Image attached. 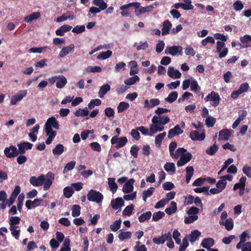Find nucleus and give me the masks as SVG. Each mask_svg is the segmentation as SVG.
Listing matches in <instances>:
<instances>
[{
    "label": "nucleus",
    "instance_id": "1",
    "mask_svg": "<svg viewBox=\"0 0 251 251\" xmlns=\"http://www.w3.org/2000/svg\"><path fill=\"white\" fill-rule=\"evenodd\" d=\"M170 121V118L167 115H162V116L154 115L151 119V124L150 125L149 129L144 126H141L137 127V130L144 135L152 136L157 132L163 131L164 129V125L169 123Z\"/></svg>",
    "mask_w": 251,
    "mask_h": 251
},
{
    "label": "nucleus",
    "instance_id": "2",
    "mask_svg": "<svg viewBox=\"0 0 251 251\" xmlns=\"http://www.w3.org/2000/svg\"><path fill=\"white\" fill-rule=\"evenodd\" d=\"M87 197L89 201L95 202L97 203H101L103 199L102 194L94 189H91L88 192Z\"/></svg>",
    "mask_w": 251,
    "mask_h": 251
},
{
    "label": "nucleus",
    "instance_id": "3",
    "mask_svg": "<svg viewBox=\"0 0 251 251\" xmlns=\"http://www.w3.org/2000/svg\"><path fill=\"white\" fill-rule=\"evenodd\" d=\"M204 100L206 102L211 101V105L214 107H216L220 103L221 98L218 93L215 91H212L204 98Z\"/></svg>",
    "mask_w": 251,
    "mask_h": 251
},
{
    "label": "nucleus",
    "instance_id": "4",
    "mask_svg": "<svg viewBox=\"0 0 251 251\" xmlns=\"http://www.w3.org/2000/svg\"><path fill=\"white\" fill-rule=\"evenodd\" d=\"M127 139L126 137H118V136H114L111 139L112 145L116 144L115 148L117 149L124 147L127 143Z\"/></svg>",
    "mask_w": 251,
    "mask_h": 251
},
{
    "label": "nucleus",
    "instance_id": "5",
    "mask_svg": "<svg viewBox=\"0 0 251 251\" xmlns=\"http://www.w3.org/2000/svg\"><path fill=\"white\" fill-rule=\"evenodd\" d=\"M216 45V52L219 53V58H222L226 57L228 53V50L226 47H225V42L217 41Z\"/></svg>",
    "mask_w": 251,
    "mask_h": 251
},
{
    "label": "nucleus",
    "instance_id": "6",
    "mask_svg": "<svg viewBox=\"0 0 251 251\" xmlns=\"http://www.w3.org/2000/svg\"><path fill=\"white\" fill-rule=\"evenodd\" d=\"M140 3L138 2H133L131 3H129L126 4H125L123 5H122L120 9L122 11L121 13V15L123 17H127L129 15V11H128V8L131 7L132 6H133L135 7L136 8H138L139 7H140Z\"/></svg>",
    "mask_w": 251,
    "mask_h": 251
},
{
    "label": "nucleus",
    "instance_id": "7",
    "mask_svg": "<svg viewBox=\"0 0 251 251\" xmlns=\"http://www.w3.org/2000/svg\"><path fill=\"white\" fill-rule=\"evenodd\" d=\"M17 151V147L12 145L5 148L4 150V154L8 158H14L17 156L19 155Z\"/></svg>",
    "mask_w": 251,
    "mask_h": 251
},
{
    "label": "nucleus",
    "instance_id": "8",
    "mask_svg": "<svg viewBox=\"0 0 251 251\" xmlns=\"http://www.w3.org/2000/svg\"><path fill=\"white\" fill-rule=\"evenodd\" d=\"M18 154H25L26 150H31L33 144L28 142H21L17 144Z\"/></svg>",
    "mask_w": 251,
    "mask_h": 251
},
{
    "label": "nucleus",
    "instance_id": "9",
    "mask_svg": "<svg viewBox=\"0 0 251 251\" xmlns=\"http://www.w3.org/2000/svg\"><path fill=\"white\" fill-rule=\"evenodd\" d=\"M54 179V175L53 173L49 172L47 173L46 178L45 177V180L44 181V190L47 191L50 188Z\"/></svg>",
    "mask_w": 251,
    "mask_h": 251
},
{
    "label": "nucleus",
    "instance_id": "10",
    "mask_svg": "<svg viewBox=\"0 0 251 251\" xmlns=\"http://www.w3.org/2000/svg\"><path fill=\"white\" fill-rule=\"evenodd\" d=\"M182 48L179 45L173 46L172 47H168L165 50V53H169L173 56L175 55L177 53H179L180 55H182Z\"/></svg>",
    "mask_w": 251,
    "mask_h": 251
},
{
    "label": "nucleus",
    "instance_id": "11",
    "mask_svg": "<svg viewBox=\"0 0 251 251\" xmlns=\"http://www.w3.org/2000/svg\"><path fill=\"white\" fill-rule=\"evenodd\" d=\"M241 43L238 45L242 48H248L251 47V36L246 34L240 38Z\"/></svg>",
    "mask_w": 251,
    "mask_h": 251
},
{
    "label": "nucleus",
    "instance_id": "12",
    "mask_svg": "<svg viewBox=\"0 0 251 251\" xmlns=\"http://www.w3.org/2000/svg\"><path fill=\"white\" fill-rule=\"evenodd\" d=\"M26 90H21L17 94L13 96L11 99L10 104L15 105L17 102L22 100L26 95Z\"/></svg>",
    "mask_w": 251,
    "mask_h": 251
},
{
    "label": "nucleus",
    "instance_id": "13",
    "mask_svg": "<svg viewBox=\"0 0 251 251\" xmlns=\"http://www.w3.org/2000/svg\"><path fill=\"white\" fill-rule=\"evenodd\" d=\"M192 155L189 152H186L185 154L180 156V159L177 162V166L181 167L189 162L192 159Z\"/></svg>",
    "mask_w": 251,
    "mask_h": 251
},
{
    "label": "nucleus",
    "instance_id": "14",
    "mask_svg": "<svg viewBox=\"0 0 251 251\" xmlns=\"http://www.w3.org/2000/svg\"><path fill=\"white\" fill-rule=\"evenodd\" d=\"M45 180V176L42 175L38 177L32 176L29 180L30 183L34 186H40L43 185Z\"/></svg>",
    "mask_w": 251,
    "mask_h": 251
},
{
    "label": "nucleus",
    "instance_id": "15",
    "mask_svg": "<svg viewBox=\"0 0 251 251\" xmlns=\"http://www.w3.org/2000/svg\"><path fill=\"white\" fill-rule=\"evenodd\" d=\"M189 137L193 141H202L205 139V135L204 132L200 134L197 130H193L190 132Z\"/></svg>",
    "mask_w": 251,
    "mask_h": 251
},
{
    "label": "nucleus",
    "instance_id": "16",
    "mask_svg": "<svg viewBox=\"0 0 251 251\" xmlns=\"http://www.w3.org/2000/svg\"><path fill=\"white\" fill-rule=\"evenodd\" d=\"M45 127H49L50 128L53 127L56 129H58L59 128V125L55 117H51L48 118L45 124Z\"/></svg>",
    "mask_w": 251,
    "mask_h": 251
},
{
    "label": "nucleus",
    "instance_id": "17",
    "mask_svg": "<svg viewBox=\"0 0 251 251\" xmlns=\"http://www.w3.org/2000/svg\"><path fill=\"white\" fill-rule=\"evenodd\" d=\"M133 178L129 179L126 181L123 186V192L125 194L131 192L133 190V183H134Z\"/></svg>",
    "mask_w": 251,
    "mask_h": 251
},
{
    "label": "nucleus",
    "instance_id": "18",
    "mask_svg": "<svg viewBox=\"0 0 251 251\" xmlns=\"http://www.w3.org/2000/svg\"><path fill=\"white\" fill-rule=\"evenodd\" d=\"M153 8L154 7H153V5H150L146 7L141 6L140 5V7L138 8H135L134 12L136 16H139L145 12H151L153 10Z\"/></svg>",
    "mask_w": 251,
    "mask_h": 251
},
{
    "label": "nucleus",
    "instance_id": "19",
    "mask_svg": "<svg viewBox=\"0 0 251 251\" xmlns=\"http://www.w3.org/2000/svg\"><path fill=\"white\" fill-rule=\"evenodd\" d=\"M183 131L180 128L179 125H176L173 128L171 129L168 132V137L169 139L173 138L176 135L181 134Z\"/></svg>",
    "mask_w": 251,
    "mask_h": 251
},
{
    "label": "nucleus",
    "instance_id": "20",
    "mask_svg": "<svg viewBox=\"0 0 251 251\" xmlns=\"http://www.w3.org/2000/svg\"><path fill=\"white\" fill-rule=\"evenodd\" d=\"M111 205L114 209H120L121 207L124 205V201L121 198H117L111 201Z\"/></svg>",
    "mask_w": 251,
    "mask_h": 251
},
{
    "label": "nucleus",
    "instance_id": "21",
    "mask_svg": "<svg viewBox=\"0 0 251 251\" xmlns=\"http://www.w3.org/2000/svg\"><path fill=\"white\" fill-rule=\"evenodd\" d=\"M215 244L214 240L213 238L209 237L203 239L201 245L206 249L209 250L211 247H213Z\"/></svg>",
    "mask_w": 251,
    "mask_h": 251
},
{
    "label": "nucleus",
    "instance_id": "22",
    "mask_svg": "<svg viewBox=\"0 0 251 251\" xmlns=\"http://www.w3.org/2000/svg\"><path fill=\"white\" fill-rule=\"evenodd\" d=\"M231 136L230 130L227 128L221 130L219 133V139L220 140L227 141Z\"/></svg>",
    "mask_w": 251,
    "mask_h": 251
},
{
    "label": "nucleus",
    "instance_id": "23",
    "mask_svg": "<svg viewBox=\"0 0 251 251\" xmlns=\"http://www.w3.org/2000/svg\"><path fill=\"white\" fill-rule=\"evenodd\" d=\"M168 75L171 78H179L181 74L178 70H175L173 67H170L168 70Z\"/></svg>",
    "mask_w": 251,
    "mask_h": 251
},
{
    "label": "nucleus",
    "instance_id": "24",
    "mask_svg": "<svg viewBox=\"0 0 251 251\" xmlns=\"http://www.w3.org/2000/svg\"><path fill=\"white\" fill-rule=\"evenodd\" d=\"M75 48L74 44H71L69 46L63 48L59 52V56L62 58L69 54L70 52H73Z\"/></svg>",
    "mask_w": 251,
    "mask_h": 251
},
{
    "label": "nucleus",
    "instance_id": "25",
    "mask_svg": "<svg viewBox=\"0 0 251 251\" xmlns=\"http://www.w3.org/2000/svg\"><path fill=\"white\" fill-rule=\"evenodd\" d=\"M162 35H166L169 33V31L172 27V25L168 20H165L162 23Z\"/></svg>",
    "mask_w": 251,
    "mask_h": 251
},
{
    "label": "nucleus",
    "instance_id": "26",
    "mask_svg": "<svg viewBox=\"0 0 251 251\" xmlns=\"http://www.w3.org/2000/svg\"><path fill=\"white\" fill-rule=\"evenodd\" d=\"M110 86L108 84H105L100 87L98 96L100 98H103L106 93L110 91Z\"/></svg>",
    "mask_w": 251,
    "mask_h": 251
},
{
    "label": "nucleus",
    "instance_id": "27",
    "mask_svg": "<svg viewBox=\"0 0 251 251\" xmlns=\"http://www.w3.org/2000/svg\"><path fill=\"white\" fill-rule=\"evenodd\" d=\"M201 232L197 229L193 230L191 233L188 235V240L191 243L195 242L198 238L201 235Z\"/></svg>",
    "mask_w": 251,
    "mask_h": 251
},
{
    "label": "nucleus",
    "instance_id": "28",
    "mask_svg": "<svg viewBox=\"0 0 251 251\" xmlns=\"http://www.w3.org/2000/svg\"><path fill=\"white\" fill-rule=\"evenodd\" d=\"M41 16L40 13L39 12H34L28 16L25 17L24 21L25 23H30L34 20H36Z\"/></svg>",
    "mask_w": 251,
    "mask_h": 251
},
{
    "label": "nucleus",
    "instance_id": "29",
    "mask_svg": "<svg viewBox=\"0 0 251 251\" xmlns=\"http://www.w3.org/2000/svg\"><path fill=\"white\" fill-rule=\"evenodd\" d=\"M64 151V146L61 144H58L52 149L53 154L56 156L60 155Z\"/></svg>",
    "mask_w": 251,
    "mask_h": 251
},
{
    "label": "nucleus",
    "instance_id": "30",
    "mask_svg": "<svg viewBox=\"0 0 251 251\" xmlns=\"http://www.w3.org/2000/svg\"><path fill=\"white\" fill-rule=\"evenodd\" d=\"M58 80L56 83V86L57 88L62 89L67 83L66 78L63 75L58 77Z\"/></svg>",
    "mask_w": 251,
    "mask_h": 251
},
{
    "label": "nucleus",
    "instance_id": "31",
    "mask_svg": "<svg viewBox=\"0 0 251 251\" xmlns=\"http://www.w3.org/2000/svg\"><path fill=\"white\" fill-rule=\"evenodd\" d=\"M219 223L221 225H224L228 231L232 230L233 228V221L231 218L226 219L225 222L220 221Z\"/></svg>",
    "mask_w": 251,
    "mask_h": 251
},
{
    "label": "nucleus",
    "instance_id": "32",
    "mask_svg": "<svg viewBox=\"0 0 251 251\" xmlns=\"http://www.w3.org/2000/svg\"><path fill=\"white\" fill-rule=\"evenodd\" d=\"M155 190L154 187H150L146 190H144L143 192L142 199L145 202L148 197H151Z\"/></svg>",
    "mask_w": 251,
    "mask_h": 251
},
{
    "label": "nucleus",
    "instance_id": "33",
    "mask_svg": "<svg viewBox=\"0 0 251 251\" xmlns=\"http://www.w3.org/2000/svg\"><path fill=\"white\" fill-rule=\"evenodd\" d=\"M171 206L166 208L165 211L169 215L175 213L177 210L176 203L175 201H172L170 203Z\"/></svg>",
    "mask_w": 251,
    "mask_h": 251
},
{
    "label": "nucleus",
    "instance_id": "34",
    "mask_svg": "<svg viewBox=\"0 0 251 251\" xmlns=\"http://www.w3.org/2000/svg\"><path fill=\"white\" fill-rule=\"evenodd\" d=\"M151 211H147L143 213L138 217V220L140 223H143L146 221L150 220L151 216Z\"/></svg>",
    "mask_w": 251,
    "mask_h": 251
},
{
    "label": "nucleus",
    "instance_id": "35",
    "mask_svg": "<svg viewBox=\"0 0 251 251\" xmlns=\"http://www.w3.org/2000/svg\"><path fill=\"white\" fill-rule=\"evenodd\" d=\"M108 181L110 190L113 194L115 193L116 192L118 188L117 184L115 181V179L114 178L110 177L108 179Z\"/></svg>",
    "mask_w": 251,
    "mask_h": 251
},
{
    "label": "nucleus",
    "instance_id": "36",
    "mask_svg": "<svg viewBox=\"0 0 251 251\" xmlns=\"http://www.w3.org/2000/svg\"><path fill=\"white\" fill-rule=\"evenodd\" d=\"M18 228H19V226L9 227V229L11 231L12 235L17 240H19L21 233V230Z\"/></svg>",
    "mask_w": 251,
    "mask_h": 251
},
{
    "label": "nucleus",
    "instance_id": "37",
    "mask_svg": "<svg viewBox=\"0 0 251 251\" xmlns=\"http://www.w3.org/2000/svg\"><path fill=\"white\" fill-rule=\"evenodd\" d=\"M166 135V132H163L159 134L155 137L154 142L156 146L160 147L161 145L162 141L164 139Z\"/></svg>",
    "mask_w": 251,
    "mask_h": 251
},
{
    "label": "nucleus",
    "instance_id": "38",
    "mask_svg": "<svg viewBox=\"0 0 251 251\" xmlns=\"http://www.w3.org/2000/svg\"><path fill=\"white\" fill-rule=\"evenodd\" d=\"M178 93L176 91L171 92L168 96L165 99V100L170 103L174 102L177 98Z\"/></svg>",
    "mask_w": 251,
    "mask_h": 251
},
{
    "label": "nucleus",
    "instance_id": "39",
    "mask_svg": "<svg viewBox=\"0 0 251 251\" xmlns=\"http://www.w3.org/2000/svg\"><path fill=\"white\" fill-rule=\"evenodd\" d=\"M112 54V52L110 50H108L106 51H102L100 54L97 56L98 59L104 60L110 57Z\"/></svg>",
    "mask_w": 251,
    "mask_h": 251
},
{
    "label": "nucleus",
    "instance_id": "40",
    "mask_svg": "<svg viewBox=\"0 0 251 251\" xmlns=\"http://www.w3.org/2000/svg\"><path fill=\"white\" fill-rule=\"evenodd\" d=\"M140 78L138 75H135L125 80L124 82L127 85L134 84L136 81H138Z\"/></svg>",
    "mask_w": 251,
    "mask_h": 251
},
{
    "label": "nucleus",
    "instance_id": "41",
    "mask_svg": "<svg viewBox=\"0 0 251 251\" xmlns=\"http://www.w3.org/2000/svg\"><path fill=\"white\" fill-rule=\"evenodd\" d=\"M134 205L133 204H131L125 207L123 211L122 214L123 216H129L132 213Z\"/></svg>",
    "mask_w": 251,
    "mask_h": 251
},
{
    "label": "nucleus",
    "instance_id": "42",
    "mask_svg": "<svg viewBox=\"0 0 251 251\" xmlns=\"http://www.w3.org/2000/svg\"><path fill=\"white\" fill-rule=\"evenodd\" d=\"M121 223H122V221L120 219L114 221L110 226L111 230L114 232L117 231L121 227Z\"/></svg>",
    "mask_w": 251,
    "mask_h": 251
},
{
    "label": "nucleus",
    "instance_id": "43",
    "mask_svg": "<svg viewBox=\"0 0 251 251\" xmlns=\"http://www.w3.org/2000/svg\"><path fill=\"white\" fill-rule=\"evenodd\" d=\"M164 168L167 172H172L174 173L176 172V167L174 163H166L164 166Z\"/></svg>",
    "mask_w": 251,
    "mask_h": 251
},
{
    "label": "nucleus",
    "instance_id": "44",
    "mask_svg": "<svg viewBox=\"0 0 251 251\" xmlns=\"http://www.w3.org/2000/svg\"><path fill=\"white\" fill-rule=\"evenodd\" d=\"M21 218L19 217L13 216L11 217L9 219V224L10 227L11 226H17L20 224Z\"/></svg>",
    "mask_w": 251,
    "mask_h": 251
},
{
    "label": "nucleus",
    "instance_id": "45",
    "mask_svg": "<svg viewBox=\"0 0 251 251\" xmlns=\"http://www.w3.org/2000/svg\"><path fill=\"white\" fill-rule=\"evenodd\" d=\"M93 3L98 6L101 10H105L107 8V4L103 0H93Z\"/></svg>",
    "mask_w": 251,
    "mask_h": 251
},
{
    "label": "nucleus",
    "instance_id": "46",
    "mask_svg": "<svg viewBox=\"0 0 251 251\" xmlns=\"http://www.w3.org/2000/svg\"><path fill=\"white\" fill-rule=\"evenodd\" d=\"M131 237V232L130 231L121 232L118 234V238L121 241H124L125 239H130Z\"/></svg>",
    "mask_w": 251,
    "mask_h": 251
},
{
    "label": "nucleus",
    "instance_id": "47",
    "mask_svg": "<svg viewBox=\"0 0 251 251\" xmlns=\"http://www.w3.org/2000/svg\"><path fill=\"white\" fill-rule=\"evenodd\" d=\"M129 107V104L127 102H121L117 107L118 113H121Z\"/></svg>",
    "mask_w": 251,
    "mask_h": 251
},
{
    "label": "nucleus",
    "instance_id": "48",
    "mask_svg": "<svg viewBox=\"0 0 251 251\" xmlns=\"http://www.w3.org/2000/svg\"><path fill=\"white\" fill-rule=\"evenodd\" d=\"M75 163L76 162L75 161H71L67 163L64 168L63 173L65 174L68 171L73 170L75 165Z\"/></svg>",
    "mask_w": 251,
    "mask_h": 251
},
{
    "label": "nucleus",
    "instance_id": "49",
    "mask_svg": "<svg viewBox=\"0 0 251 251\" xmlns=\"http://www.w3.org/2000/svg\"><path fill=\"white\" fill-rule=\"evenodd\" d=\"M165 216V213L162 211H157L154 212L152 215V219L153 221L156 222L162 219L163 217Z\"/></svg>",
    "mask_w": 251,
    "mask_h": 251
},
{
    "label": "nucleus",
    "instance_id": "50",
    "mask_svg": "<svg viewBox=\"0 0 251 251\" xmlns=\"http://www.w3.org/2000/svg\"><path fill=\"white\" fill-rule=\"evenodd\" d=\"M80 206L78 205H74L72 207V215L73 217H77L80 214Z\"/></svg>",
    "mask_w": 251,
    "mask_h": 251
},
{
    "label": "nucleus",
    "instance_id": "51",
    "mask_svg": "<svg viewBox=\"0 0 251 251\" xmlns=\"http://www.w3.org/2000/svg\"><path fill=\"white\" fill-rule=\"evenodd\" d=\"M74 193V190L71 187H66L64 188L63 194L64 196L67 198H70L72 197Z\"/></svg>",
    "mask_w": 251,
    "mask_h": 251
},
{
    "label": "nucleus",
    "instance_id": "52",
    "mask_svg": "<svg viewBox=\"0 0 251 251\" xmlns=\"http://www.w3.org/2000/svg\"><path fill=\"white\" fill-rule=\"evenodd\" d=\"M25 199V195L23 193L21 194L18 198L17 209L21 212L22 211L23 201Z\"/></svg>",
    "mask_w": 251,
    "mask_h": 251
},
{
    "label": "nucleus",
    "instance_id": "53",
    "mask_svg": "<svg viewBox=\"0 0 251 251\" xmlns=\"http://www.w3.org/2000/svg\"><path fill=\"white\" fill-rule=\"evenodd\" d=\"M16 161L19 165H23L27 161V158L24 154H19L17 157Z\"/></svg>",
    "mask_w": 251,
    "mask_h": 251
},
{
    "label": "nucleus",
    "instance_id": "54",
    "mask_svg": "<svg viewBox=\"0 0 251 251\" xmlns=\"http://www.w3.org/2000/svg\"><path fill=\"white\" fill-rule=\"evenodd\" d=\"M86 71L88 73H100L101 72L102 69L99 66H91L87 67Z\"/></svg>",
    "mask_w": 251,
    "mask_h": 251
},
{
    "label": "nucleus",
    "instance_id": "55",
    "mask_svg": "<svg viewBox=\"0 0 251 251\" xmlns=\"http://www.w3.org/2000/svg\"><path fill=\"white\" fill-rule=\"evenodd\" d=\"M218 150V147L215 144L212 146H211L206 150V152L207 154L210 155H213Z\"/></svg>",
    "mask_w": 251,
    "mask_h": 251
},
{
    "label": "nucleus",
    "instance_id": "56",
    "mask_svg": "<svg viewBox=\"0 0 251 251\" xmlns=\"http://www.w3.org/2000/svg\"><path fill=\"white\" fill-rule=\"evenodd\" d=\"M88 114L89 111L87 110L86 107L82 109H79L78 110L76 111L75 113V115L77 117L86 116Z\"/></svg>",
    "mask_w": 251,
    "mask_h": 251
},
{
    "label": "nucleus",
    "instance_id": "57",
    "mask_svg": "<svg viewBox=\"0 0 251 251\" xmlns=\"http://www.w3.org/2000/svg\"><path fill=\"white\" fill-rule=\"evenodd\" d=\"M209 186H203L202 187H198L194 189V191L196 193H202L204 192L205 194L208 196L210 195V193L209 192Z\"/></svg>",
    "mask_w": 251,
    "mask_h": 251
},
{
    "label": "nucleus",
    "instance_id": "58",
    "mask_svg": "<svg viewBox=\"0 0 251 251\" xmlns=\"http://www.w3.org/2000/svg\"><path fill=\"white\" fill-rule=\"evenodd\" d=\"M216 119L212 117L208 116L205 120V125L208 127H212L216 123Z\"/></svg>",
    "mask_w": 251,
    "mask_h": 251
},
{
    "label": "nucleus",
    "instance_id": "59",
    "mask_svg": "<svg viewBox=\"0 0 251 251\" xmlns=\"http://www.w3.org/2000/svg\"><path fill=\"white\" fill-rule=\"evenodd\" d=\"M233 7L236 11H240L244 8V4L241 0H238L233 3Z\"/></svg>",
    "mask_w": 251,
    "mask_h": 251
},
{
    "label": "nucleus",
    "instance_id": "60",
    "mask_svg": "<svg viewBox=\"0 0 251 251\" xmlns=\"http://www.w3.org/2000/svg\"><path fill=\"white\" fill-rule=\"evenodd\" d=\"M46 49H48L49 50L50 49V48H49V47H47V46H45L44 47H40V48L33 47V48H30L28 51L29 52L41 53Z\"/></svg>",
    "mask_w": 251,
    "mask_h": 251
},
{
    "label": "nucleus",
    "instance_id": "61",
    "mask_svg": "<svg viewBox=\"0 0 251 251\" xmlns=\"http://www.w3.org/2000/svg\"><path fill=\"white\" fill-rule=\"evenodd\" d=\"M187 151V150L183 148H179L176 151L175 154L174 153L173 157L174 158H177L179 156L182 155V154H185V152Z\"/></svg>",
    "mask_w": 251,
    "mask_h": 251
},
{
    "label": "nucleus",
    "instance_id": "62",
    "mask_svg": "<svg viewBox=\"0 0 251 251\" xmlns=\"http://www.w3.org/2000/svg\"><path fill=\"white\" fill-rule=\"evenodd\" d=\"M139 150V147L136 145H133L130 149V152L131 155L134 158H137L138 156V152Z\"/></svg>",
    "mask_w": 251,
    "mask_h": 251
},
{
    "label": "nucleus",
    "instance_id": "63",
    "mask_svg": "<svg viewBox=\"0 0 251 251\" xmlns=\"http://www.w3.org/2000/svg\"><path fill=\"white\" fill-rule=\"evenodd\" d=\"M45 131L47 136L49 137L54 138L56 135L57 132L53 130L52 128L45 127Z\"/></svg>",
    "mask_w": 251,
    "mask_h": 251
},
{
    "label": "nucleus",
    "instance_id": "64",
    "mask_svg": "<svg viewBox=\"0 0 251 251\" xmlns=\"http://www.w3.org/2000/svg\"><path fill=\"white\" fill-rule=\"evenodd\" d=\"M242 171L248 177L251 178V167L247 165L244 166Z\"/></svg>",
    "mask_w": 251,
    "mask_h": 251
}]
</instances>
